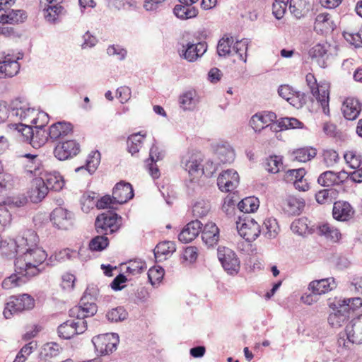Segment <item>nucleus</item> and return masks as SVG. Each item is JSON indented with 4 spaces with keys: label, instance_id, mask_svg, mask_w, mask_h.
Returning a JSON list of instances; mask_svg holds the SVG:
<instances>
[{
    "label": "nucleus",
    "instance_id": "6e6d98bb",
    "mask_svg": "<svg viewBox=\"0 0 362 362\" xmlns=\"http://www.w3.org/2000/svg\"><path fill=\"white\" fill-rule=\"evenodd\" d=\"M233 37L221 38L217 45V53L220 57H226L231 53V46L233 44Z\"/></svg>",
    "mask_w": 362,
    "mask_h": 362
},
{
    "label": "nucleus",
    "instance_id": "7c9ffc66",
    "mask_svg": "<svg viewBox=\"0 0 362 362\" xmlns=\"http://www.w3.org/2000/svg\"><path fill=\"white\" fill-rule=\"evenodd\" d=\"M327 47V45L317 44L309 50V56L322 68L327 66L329 57Z\"/></svg>",
    "mask_w": 362,
    "mask_h": 362
},
{
    "label": "nucleus",
    "instance_id": "4d7b16f0",
    "mask_svg": "<svg viewBox=\"0 0 362 362\" xmlns=\"http://www.w3.org/2000/svg\"><path fill=\"white\" fill-rule=\"evenodd\" d=\"M282 158L277 156H271L267 158L264 163L265 169L272 173H276L280 170L282 166Z\"/></svg>",
    "mask_w": 362,
    "mask_h": 362
},
{
    "label": "nucleus",
    "instance_id": "a878e982",
    "mask_svg": "<svg viewBox=\"0 0 362 362\" xmlns=\"http://www.w3.org/2000/svg\"><path fill=\"white\" fill-rule=\"evenodd\" d=\"M341 110L344 117L348 120H354L358 117L361 110L359 100L354 98H348L343 103Z\"/></svg>",
    "mask_w": 362,
    "mask_h": 362
},
{
    "label": "nucleus",
    "instance_id": "c756f323",
    "mask_svg": "<svg viewBox=\"0 0 362 362\" xmlns=\"http://www.w3.org/2000/svg\"><path fill=\"white\" fill-rule=\"evenodd\" d=\"M305 175V170L304 168L288 170L286 173L284 180L286 182H293L296 189L305 192L309 188L307 182H305L304 185H300Z\"/></svg>",
    "mask_w": 362,
    "mask_h": 362
},
{
    "label": "nucleus",
    "instance_id": "a19ab883",
    "mask_svg": "<svg viewBox=\"0 0 362 362\" xmlns=\"http://www.w3.org/2000/svg\"><path fill=\"white\" fill-rule=\"evenodd\" d=\"M289 9L295 17L300 18L308 12L310 5L306 0H290Z\"/></svg>",
    "mask_w": 362,
    "mask_h": 362
},
{
    "label": "nucleus",
    "instance_id": "f03ea898",
    "mask_svg": "<svg viewBox=\"0 0 362 362\" xmlns=\"http://www.w3.org/2000/svg\"><path fill=\"white\" fill-rule=\"evenodd\" d=\"M97 293L98 291L94 286L87 287L79 305L70 309L69 316L76 318V320H71L76 334H82L86 330L87 321L85 318L92 317L97 313Z\"/></svg>",
    "mask_w": 362,
    "mask_h": 362
},
{
    "label": "nucleus",
    "instance_id": "ddd939ff",
    "mask_svg": "<svg viewBox=\"0 0 362 362\" xmlns=\"http://www.w3.org/2000/svg\"><path fill=\"white\" fill-rule=\"evenodd\" d=\"M80 151V145L75 140L59 141L54 150V156L59 160H65L76 156Z\"/></svg>",
    "mask_w": 362,
    "mask_h": 362
},
{
    "label": "nucleus",
    "instance_id": "e433bc0d",
    "mask_svg": "<svg viewBox=\"0 0 362 362\" xmlns=\"http://www.w3.org/2000/svg\"><path fill=\"white\" fill-rule=\"evenodd\" d=\"M304 206L305 202L302 199L290 197L284 204V210L288 215H298L300 214Z\"/></svg>",
    "mask_w": 362,
    "mask_h": 362
},
{
    "label": "nucleus",
    "instance_id": "c85d7f7f",
    "mask_svg": "<svg viewBox=\"0 0 362 362\" xmlns=\"http://www.w3.org/2000/svg\"><path fill=\"white\" fill-rule=\"evenodd\" d=\"M50 218L59 228L66 229L72 218V214L62 207H59L52 211Z\"/></svg>",
    "mask_w": 362,
    "mask_h": 362
},
{
    "label": "nucleus",
    "instance_id": "7ed1b4c3",
    "mask_svg": "<svg viewBox=\"0 0 362 362\" xmlns=\"http://www.w3.org/2000/svg\"><path fill=\"white\" fill-rule=\"evenodd\" d=\"M354 344H362V315L353 318L346 326L345 332L339 333L337 339L339 347L345 349H351Z\"/></svg>",
    "mask_w": 362,
    "mask_h": 362
},
{
    "label": "nucleus",
    "instance_id": "473e14b6",
    "mask_svg": "<svg viewBox=\"0 0 362 362\" xmlns=\"http://www.w3.org/2000/svg\"><path fill=\"white\" fill-rule=\"evenodd\" d=\"M27 18L26 13L23 10L10 9L8 12L0 13V23L15 24L23 23Z\"/></svg>",
    "mask_w": 362,
    "mask_h": 362
},
{
    "label": "nucleus",
    "instance_id": "58836bf2",
    "mask_svg": "<svg viewBox=\"0 0 362 362\" xmlns=\"http://www.w3.org/2000/svg\"><path fill=\"white\" fill-rule=\"evenodd\" d=\"M173 13L178 18L187 20L195 18L198 14V10L194 6L180 4L174 7Z\"/></svg>",
    "mask_w": 362,
    "mask_h": 362
},
{
    "label": "nucleus",
    "instance_id": "39448f33",
    "mask_svg": "<svg viewBox=\"0 0 362 362\" xmlns=\"http://www.w3.org/2000/svg\"><path fill=\"white\" fill-rule=\"evenodd\" d=\"M236 227L239 235L248 242L255 240L261 233L258 223L247 214L239 216Z\"/></svg>",
    "mask_w": 362,
    "mask_h": 362
},
{
    "label": "nucleus",
    "instance_id": "9d476101",
    "mask_svg": "<svg viewBox=\"0 0 362 362\" xmlns=\"http://www.w3.org/2000/svg\"><path fill=\"white\" fill-rule=\"evenodd\" d=\"M10 117H17L21 120L26 121L31 120L32 123L36 124L35 110L31 108L29 104L23 99L16 98L13 100L10 105V110H8Z\"/></svg>",
    "mask_w": 362,
    "mask_h": 362
},
{
    "label": "nucleus",
    "instance_id": "79ce46f5",
    "mask_svg": "<svg viewBox=\"0 0 362 362\" xmlns=\"http://www.w3.org/2000/svg\"><path fill=\"white\" fill-rule=\"evenodd\" d=\"M145 136L146 135L141 134V132L133 134L128 136L127 140V150L132 156L139 153L143 145V140Z\"/></svg>",
    "mask_w": 362,
    "mask_h": 362
},
{
    "label": "nucleus",
    "instance_id": "f704fd0d",
    "mask_svg": "<svg viewBox=\"0 0 362 362\" xmlns=\"http://www.w3.org/2000/svg\"><path fill=\"white\" fill-rule=\"evenodd\" d=\"M43 180L45 185L49 190L59 192L64 185V180L58 172L47 173Z\"/></svg>",
    "mask_w": 362,
    "mask_h": 362
},
{
    "label": "nucleus",
    "instance_id": "13d9d810",
    "mask_svg": "<svg viewBox=\"0 0 362 362\" xmlns=\"http://www.w3.org/2000/svg\"><path fill=\"white\" fill-rule=\"evenodd\" d=\"M57 330L59 336L65 339H69L76 335V331L72 325L71 320H68L59 325Z\"/></svg>",
    "mask_w": 362,
    "mask_h": 362
},
{
    "label": "nucleus",
    "instance_id": "6e6552de",
    "mask_svg": "<svg viewBox=\"0 0 362 362\" xmlns=\"http://www.w3.org/2000/svg\"><path fill=\"white\" fill-rule=\"evenodd\" d=\"M119 216L112 211L98 215L95 222L97 233L107 235L116 232L119 228Z\"/></svg>",
    "mask_w": 362,
    "mask_h": 362
},
{
    "label": "nucleus",
    "instance_id": "20e7f679",
    "mask_svg": "<svg viewBox=\"0 0 362 362\" xmlns=\"http://www.w3.org/2000/svg\"><path fill=\"white\" fill-rule=\"evenodd\" d=\"M35 306V300L29 294L12 296L6 304L3 314L5 318L10 319L15 314L28 310Z\"/></svg>",
    "mask_w": 362,
    "mask_h": 362
},
{
    "label": "nucleus",
    "instance_id": "1a4fd4ad",
    "mask_svg": "<svg viewBox=\"0 0 362 362\" xmlns=\"http://www.w3.org/2000/svg\"><path fill=\"white\" fill-rule=\"evenodd\" d=\"M305 81L313 95L320 103L323 112L325 115H329V93L327 86H318L315 76L311 73H308L306 75Z\"/></svg>",
    "mask_w": 362,
    "mask_h": 362
},
{
    "label": "nucleus",
    "instance_id": "8fccbe9b",
    "mask_svg": "<svg viewBox=\"0 0 362 362\" xmlns=\"http://www.w3.org/2000/svg\"><path fill=\"white\" fill-rule=\"evenodd\" d=\"M195 92L189 90L180 96V105L183 110H192L194 108L196 101L194 99Z\"/></svg>",
    "mask_w": 362,
    "mask_h": 362
},
{
    "label": "nucleus",
    "instance_id": "5fc2aeb1",
    "mask_svg": "<svg viewBox=\"0 0 362 362\" xmlns=\"http://www.w3.org/2000/svg\"><path fill=\"white\" fill-rule=\"evenodd\" d=\"M262 230L263 233L266 237L268 238H274L279 230L276 220L274 218H268L265 220Z\"/></svg>",
    "mask_w": 362,
    "mask_h": 362
},
{
    "label": "nucleus",
    "instance_id": "052dcab7",
    "mask_svg": "<svg viewBox=\"0 0 362 362\" xmlns=\"http://www.w3.org/2000/svg\"><path fill=\"white\" fill-rule=\"evenodd\" d=\"M164 276V269L161 267H153L148 272V278L152 286L158 284Z\"/></svg>",
    "mask_w": 362,
    "mask_h": 362
},
{
    "label": "nucleus",
    "instance_id": "a211bd4d",
    "mask_svg": "<svg viewBox=\"0 0 362 362\" xmlns=\"http://www.w3.org/2000/svg\"><path fill=\"white\" fill-rule=\"evenodd\" d=\"M354 212L353 207L348 202L337 201L334 203L332 216L337 221H348L353 218Z\"/></svg>",
    "mask_w": 362,
    "mask_h": 362
},
{
    "label": "nucleus",
    "instance_id": "e2e57ef3",
    "mask_svg": "<svg viewBox=\"0 0 362 362\" xmlns=\"http://www.w3.org/2000/svg\"><path fill=\"white\" fill-rule=\"evenodd\" d=\"M107 54L110 57H116L118 60L122 61L126 58L127 52L119 45H112L107 47Z\"/></svg>",
    "mask_w": 362,
    "mask_h": 362
},
{
    "label": "nucleus",
    "instance_id": "69168bd1",
    "mask_svg": "<svg viewBox=\"0 0 362 362\" xmlns=\"http://www.w3.org/2000/svg\"><path fill=\"white\" fill-rule=\"evenodd\" d=\"M288 0H275L272 5L273 14L277 19H281L286 10Z\"/></svg>",
    "mask_w": 362,
    "mask_h": 362
},
{
    "label": "nucleus",
    "instance_id": "37998d69",
    "mask_svg": "<svg viewBox=\"0 0 362 362\" xmlns=\"http://www.w3.org/2000/svg\"><path fill=\"white\" fill-rule=\"evenodd\" d=\"M259 206V199L255 197H248L243 199L238 204L239 210L243 214L250 215L255 212Z\"/></svg>",
    "mask_w": 362,
    "mask_h": 362
},
{
    "label": "nucleus",
    "instance_id": "4c0bfd02",
    "mask_svg": "<svg viewBox=\"0 0 362 362\" xmlns=\"http://www.w3.org/2000/svg\"><path fill=\"white\" fill-rule=\"evenodd\" d=\"M291 229L294 233L299 235H305L315 231L313 226H308V220L305 217L294 220L291 225Z\"/></svg>",
    "mask_w": 362,
    "mask_h": 362
},
{
    "label": "nucleus",
    "instance_id": "412c9836",
    "mask_svg": "<svg viewBox=\"0 0 362 362\" xmlns=\"http://www.w3.org/2000/svg\"><path fill=\"white\" fill-rule=\"evenodd\" d=\"M276 119V115L273 112H258L252 117L250 123L255 132H260L270 126V123L275 121Z\"/></svg>",
    "mask_w": 362,
    "mask_h": 362
},
{
    "label": "nucleus",
    "instance_id": "49530a36",
    "mask_svg": "<svg viewBox=\"0 0 362 362\" xmlns=\"http://www.w3.org/2000/svg\"><path fill=\"white\" fill-rule=\"evenodd\" d=\"M211 211V203L208 200L200 199L192 207L193 216L196 218L206 216Z\"/></svg>",
    "mask_w": 362,
    "mask_h": 362
},
{
    "label": "nucleus",
    "instance_id": "f8f14e48",
    "mask_svg": "<svg viewBox=\"0 0 362 362\" xmlns=\"http://www.w3.org/2000/svg\"><path fill=\"white\" fill-rule=\"evenodd\" d=\"M206 50L207 45L206 42L194 43L189 41L182 45V49L179 50V54L181 57L189 62H194L201 57Z\"/></svg>",
    "mask_w": 362,
    "mask_h": 362
},
{
    "label": "nucleus",
    "instance_id": "aec40b11",
    "mask_svg": "<svg viewBox=\"0 0 362 362\" xmlns=\"http://www.w3.org/2000/svg\"><path fill=\"white\" fill-rule=\"evenodd\" d=\"M46 1L48 5L44 8L45 18L50 23H56L59 21V17L66 13L64 8L60 5L63 0Z\"/></svg>",
    "mask_w": 362,
    "mask_h": 362
},
{
    "label": "nucleus",
    "instance_id": "5701e85b",
    "mask_svg": "<svg viewBox=\"0 0 362 362\" xmlns=\"http://www.w3.org/2000/svg\"><path fill=\"white\" fill-rule=\"evenodd\" d=\"M0 60V78L13 77L16 75L20 69V65L16 59H12L9 54L2 57Z\"/></svg>",
    "mask_w": 362,
    "mask_h": 362
},
{
    "label": "nucleus",
    "instance_id": "680f3d73",
    "mask_svg": "<svg viewBox=\"0 0 362 362\" xmlns=\"http://www.w3.org/2000/svg\"><path fill=\"white\" fill-rule=\"evenodd\" d=\"M248 42L247 39L237 40L233 46V51L239 56L240 59L246 62Z\"/></svg>",
    "mask_w": 362,
    "mask_h": 362
},
{
    "label": "nucleus",
    "instance_id": "bb28decb",
    "mask_svg": "<svg viewBox=\"0 0 362 362\" xmlns=\"http://www.w3.org/2000/svg\"><path fill=\"white\" fill-rule=\"evenodd\" d=\"M336 286L334 279L332 277L314 280L309 284L308 289L313 295H322L331 291Z\"/></svg>",
    "mask_w": 362,
    "mask_h": 362
},
{
    "label": "nucleus",
    "instance_id": "9b49d317",
    "mask_svg": "<svg viewBox=\"0 0 362 362\" xmlns=\"http://www.w3.org/2000/svg\"><path fill=\"white\" fill-rule=\"evenodd\" d=\"M218 258L223 268L231 275L236 274L240 270V261L236 254L230 248L219 247L217 251Z\"/></svg>",
    "mask_w": 362,
    "mask_h": 362
},
{
    "label": "nucleus",
    "instance_id": "774afa93",
    "mask_svg": "<svg viewBox=\"0 0 362 362\" xmlns=\"http://www.w3.org/2000/svg\"><path fill=\"white\" fill-rule=\"evenodd\" d=\"M303 123L293 117L282 118L279 122V126L281 129L301 128Z\"/></svg>",
    "mask_w": 362,
    "mask_h": 362
},
{
    "label": "nucleus",
    "instance_id": "2f4dec72",
    "mask_svg": "<svg viewBox=\"0 0 362 362\" xmlns=\"http://www.w3.org/2000/svg\"><path fill=\"white\" fill-rule=\"evenodd\" d=\"M49 189L44 183L42 177H35L33 181L30 199L33 202H39L45 197Z\"/></svg>",
    "mask_w": 362,
    "mask_h": 362
},
{
    "label": "nucleus",
    "instance_id": "b1692460",
    "mask_svg": "<svg viewBox=\"0 0 362 362\" xmlns=\"http://www.w3.org/2000/svg\"><path fill=\"white\" fill-rule=\"evenodd\" d=\"M203 224L197 219L190 221L178 235L180 242L187 243L193 240L200 233Z\"/></svg>",
    "mask_w": 362,
    "mask_h": 362
},
{
    "label": "nucleus",
    "instance_id": "de8ad7c7",
    "mask_svg": "<svg viewBox=\"0 0 362 362\" xmlns=\"http://www.w3.org/2000/svg\"><path fill=\"white\" fill-rule=\"evenodd\" d=\"M316 154V149L311 147L300 148L293 152V159L299 162L308 161L314 158Z\"/></svg>",
    "mask_w": 362,
    "mask_h": 362
},
{
    "label": "nucleus",
    "instance_id": "f3484780",
    "mask_svg": "<svg viewBox=\"0 0 362 362\" xmlns=\"http://www.w3.org/2000/svg\"><path fill=\"white\" fill-rule=\"evenodd\" d=\"M334 306V312L329 314L328 322L332 327L337 328L342 326L352 317L346 312V309L349 308L346 305L341 306V302L337 301Z\"/></svg>",
    "mask_w": 362,
    "mask_h": 362
},
{
    "label": "nucleus",
    "instance_id": "393cba45",
    "mask_svg": "<svg viewBox=\"0 0 362 362\" xmlns=\"http://www.w3.org/2000/svg\"><path fill=\"white\" fill-rule=\"evenodd\" d=\"M21 158L23 159V168L28 174L35 177L42 174L41 162L37 155L26 153L22 155Z\"/></svg>",
    "mask_w": 362,
    "mask_h": 362
},
{
    "label": "nucleus",
    "instance_id": "3c124183",
    "mask_svg": "<svg viewBox=\"0 0 362 362\" xmlns=\"http://www.w3.org/2000/svg\"><path fill=\"white\" fill-rule=\"evenodd\" d=\"M109 245V240L106 235L101 234L93 238L89 242V249L91 251H102Z\"/></svg>",
    "mask_w": 362,
    "mask_h": 362
},
{
    "label": "nucleus",
    "instance_id": "ea45409f",
    "mask_svg": "<svg viewBox=\"0 0 362 362\" xmlns=\"http://www.w3.org/2000/svg\"><path fill=\"white\" fill-rule=\"evenodd\" d=\"M316 229L319 235H325L334 242H337L341 238L340 231L328 223L317 226Z\"/></svg>",
    "mask_w": 362,
    "mask_h": 362
},
{
    "label": "nucleus",
    "instance_id": "6ab92c4d",
    "mask_svg": "<svg viewBox=\"0 0 362 362\" xmlns=\"http://www.w3.org/2000/svg\"><path fill=\"white\" fill-rule=\"evenodd\" d=\"M278 93L280 97L296 107L298 108L305 103L304 94L294 91L288 85H281L278 88Z\"/></svg>",
    "mask_w": 362,
    "mask_h": 362
},
{
    "label": "nucleus",
    "instance_id": "72a5a7b5",
    "mask_svg": "<svg viewBox=\"0 0 362 362\" xmlns=\"http://www.w3.org/2000/svg\"><path fill=\"white\" fill-rule=\"evenodd\" d=\"M20 238L18 237L16 240L10 239L8 241L2 240L1 247V254L8 258H11L12 257H19L21 256V255L23 252H20V247H18Z\"/></svg>",
    "mask_w": 362,
    "mask_h": 362
},
{
    "label": "nucleus",
    "instance_id": "338daca9",
    "mask_svg": "<svg viewBox=\"0 0 362 362\" xmlns=\"http://www.w3.org/2000/svg\"><path fill=\"white\" fill-rule=\"evenodd\" d=\"M338 153L332 149H327L323 151V160L327 167H332L339 161Z\"/></svg>",
    "mask_w": 362,
    "mask_h": 362
},
{
    "label": "nucleus",
    "instance_id": "dca6fc26",
    "mask_svg": "<svg viewBox=\"0 0 362 362\" xmlns=\"http://www.w3.org/2000/svg\"><path fill=\"white\" fill-rule=\"evenodd\" d=\"M202 158L199 154L187 155L182 158L181 161L182 166L189 175L194 177H198L202 172Z\"/></svg>",
    "mask_w": 362,
    "mask_h": 362
},
{
    "label": "nucleus",
    "instance_id": "423d86ee",
    "mask_svg": "<svg viewBox=\"0 0 362 362\" xmlns=\"http://www.w3.org/2000/svg\"><path fill=\"white\" fill-rule=\"evenodd\" d=\"M119 341V335L116 333L99 334L92 339L95 350L100 356L109 355L115 351Z\"/></svg>",
    "mask_w": 362,
    "mask_h": 362
},
{
    "label": "nucleus",
    "instance_id": "bf43d9fd",
    "mask_svg": "<svg viewBox=\"0 0 362 362\" xmlns=\"http://www.w3.org/2000/svg\"><path fill=\"white\" fill-rule=\"evenodd\" d=\"M317 182L324 187H332L333 185H337L336 173L331 170L322 173L319 176Z\"/></svg>",
    "mask_w": 362,
    "mask_h": 362
},
{
    "label": "nucleus",
    "instance_id": "c03bdc74",
    "mask_svg": "<svg viewBox=\"0 0 362 362\" xmlns=\"http://www.w3.org/2000/svg\"><path fill=\"white\" fill-rule=\"evenodd\" d=\"M176 250L175 243L173 241H163L159 243L153 250L154 255L156 259H166V256L172 255Z\"/></svg>",
    "mask_w": 362,
    "mask_h": 362
},
{
    "label": "nucleus",
    "instance_id": "4468645a",
    "mask_svg": "<svg viewBox=\"0 0 362 362\" xmlns=\"http://www.w3.org/2000/svg\"><path fill=\"white\" fill-rule=\"evenodd\" d=\"M239 183V175L236 171L229 169L223 171L217 179V185L222 192L233 190Z\"/></svg>",
    "mask_w": 362,
    "mask_h": 362
},
{
    "label": "nucleus",
    "instance_id": "09e8293b",
    "mask_svg": "<svg viewBox=\"0 0 362 362\" xmlns=\"http://www.w3.org/2000/svg\"><path fill=\"white\" fill-rule=\"evenodd\" d=\"M126 264L127 266L125 272L133 276L138 275L146 269V262L139 259H131Z\"/></svg>",
    "mask_w": 362,
    "mask_h": 362
},
{
    "label": "nucleus",
    "instance_id": "864d4df0",
    "mask_svg": "<svg viewBox=\"0 0 362 362\" xmlns=\"http://www.w3.org/2000/svg\"><path fill=\"white\" fill-rule=\"evenodd\" d=\"M127 312L121 306L110 310L106 314L107 320L111 322L123 321L127 317Z\"/></svg>",
    "mask_w": 362,
    "mask_h": 362
},
{
    "label": "nucleus",
    "instance_id": "0eeeda50",
    "mask_svg": "<svg viewBox=\"0 0 362 362\" xmlns=\"http://www.w3.org/2000/svg\"><path fill=\"white\" fill-rule=\"evenodd\" d=\"M14 129L21 134V136L23 141L30 144L33 146H40L47 141V137L45 136V130L42 129L43 126L38 128L37 126L35 128L37 129L36 134H34L33 127L29 125H25L22 123L11 124Z\"/></svg>",
    "mask_w": 362,
    "mask_h": 362
},
{
    "label": "nucleus",
    "instance_id": "a18cd8bd",
    "mask_svg": "<svg viewBox=\"0 0 362 362\" xmlns=\"http://www.w3.org/2000/svg\"><path fill=\"white\" fill-rule=\"evenodd\" d=\"M216 154L221 163H231L234 160L235 153L228 144H222L217 146Z\"/></svg>",
    "mask_w": 362,
    "mask_h": 362
},
{
    "label": "nucleus",
    "instance_id": "2eb2a0df",
    "mask_svg": "<svg viewBox=\"0 0 362 362\" xmlns=\"http://www.w3.org/2000/svg\"><path fill=\"white\" fill-rule=\"evenodd\" d=\"M134 197V190L131 184L121 181L113 188L112 197L114 202L118 204L127 202Z\"/></svg>",
    "mask_w": 362,
    "mask_h": 362
},
{
    "label": "nucleus",
    "instance_id": "0e129e2a",
    "mask_svg": "<svg viewBox=\"0 0 362 362\" xmlns=\"http://www.w3.org/2000/svg\"><path fill=\"white\" fill-rule=\"evenodd\" d=\"M346 163L352 169H358L362 164V160L360 156L356 155L353 151H348L344 156Z\"/></svg>",
    "mask_w": 362,
    "mask_h": 362
},
{
    "label": "nucleus",
    "instance_id": "f257e3e1",
    "mask_svg": "<svg viewBox=\"0 0 362 362\" xmlns=\"http://www.w3.org/2000/svg\"><path fill=\"white\" fill-rule=\"evenodd\" d=\"M38 237L33 231H25L19 238L21 256L16 258L15 267L18 272H25V275L35 276L40 270L38 267L46 259L47 255L41 247H37Z\"/></svg>",
    "mask_w": 362,
    "mask_h": 362
},
{
    "label": "nucleus",
    "instance_id": "603ef678",
    "mask_svg": "<svg viewBox=\"0 0 362 362\" xmlns=\"http://www.w3.org/2000/svg\"><path fill=\"white\" fill-rule=\"evenodd\" d=\"M341 305H346L349 309H346V312L353 317L356 315V312L362 306V299L361 298H352L344 300H339Z\"/></svg>",
    "mask_w": 362,
    "mask_h": 362
},
{
    "label": "nucleus",
    "instance_id": "4be33fe9",
    "mask_svg": "<svg viewBox=\"0 0 362 362\" xmlns=\"http://www.w3.org/2000/svg\"><path fill=\"white\" fill-rule=\"evenodd\" d=\"M72 132V125L71 123L65 122H58L53 124L49 128L48 133L45 132V136L48 137L52 141L63 139L64 136L69 135Z\"/></svg>",
    "mask_w": 362,
    "mask_h": 362
},
{
    "label": "nucleus",
    "instance_id": "c9c22d12",
    "mask_svg": "<svg viewBox=\"0 0 362 362\" xmlns=\"http://www.w3.org/2000/svg\"><path fill=\"white\" fill-rule=\"evenodd\" d=\"M25 272H18L15 267V273L6 277L2 282V287L4 289H10L25 284L31 276L25 275Z\"/></svg>",
    "mask_w": 362,
    "mask_h": 362
},
{
    "label": "nucleus",
    "instance_id": "cd10ccee",
    "mask_svg": "<svg viewBox=\"0 0 362 362\" xmlns=\"http://www.w3.org/2000/svg\"><path fill=\"white\" fill-rule=\"evenodd\" d=\"M202 239L209 247L216 245L219 240V229L213 222L205 224L202 233Z\"/></svg>",
    "mask_w": 362,
    "mask_h": 362
}]
</instances>
